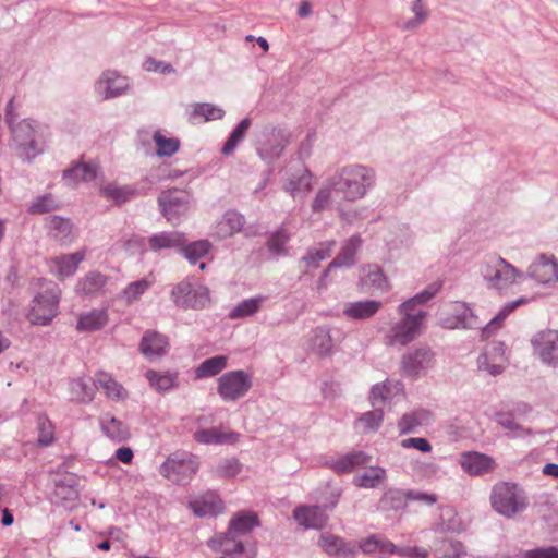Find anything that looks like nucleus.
Segmentation results:
<instances>
[{
	"label": "nucleus",
	"instance_id": "nucleus-1",
	"mask_svg": "<svg viewBox=\"0 0 558 558\" xmlns=\"http://www.w3.org/2000/svg\"><path fill=\"white\" fill-rule=\"evenodd\" d=\"M375 181L374 169L362 165L345 166L328 180L330 187L348 202L363 198L374 186Z\"/></svg>",
	"mask_w": 558,
	"mask_h": 558
},
{
	"label": "nucleus",
	"instance_id": "nucleus-2",
	"mask_svg": "<svg viewBox=\"0 0 558 558\" xmlns=\"http://www.w3.org/2000/svg\"><path fill=\"white\" fill-rule=\"evenodd\" d=\"M10 147L24 161H32L44 151L40 124L31 119H23L10 129Z\"/></svg>",
	"mask_w": 558,
	"mask_h": 558
},
{
	"label": "nucleus",
	"instance_id": "nucleus-3",
	"mask_svg": "<svg viewBox=\"0 0 558 558\" xmlns=\"http://www.w3.org/2000/svg\"><path fill=\"white\" fill-rule=\"evenodd\" d=\"M40 292L34 298L27 318L33 325L46 326L57 316L61 290L58 284L38 279Z\"/></svg>",
	"mask_w": 558,
	"mask_h": 558
},
{
	"label": "nucleus",
	"instance_id": "nucleus-4",
	"mask_svg": "<svg viewBox=\"0 0 558 558\" xmlns=\"http://www.w3.org/2000/svg\"><path fill=\"white\" fill-rule=\"evenodd\" d=\"M490 502L494 510L506 518H513L527 507L524 490L519 485L508 482L495 484Z\"/></svg>",
	"mask_w": 558,
	"mask_h": 558
},
{
	"label": "nucleus",
	"instance_id": "nucleus-5",
	"mask_svg": "<svg viewBox=\"0 0 558 558\" xmlns=\"http://www.w3.org/2000/svg\"><path fill=\"white\" fill-rule=\"evenodd\" d=\"M398 313L402 315L401 319L390 327L385 337L388 347H405L414 341L422 333L423 325L427 317V312L424 310Z\"/></svg>",
	"mask_w": 558,
	"mask_h": 558
},
{
	"label": "nucleus",
	"instance_id": "nucleus-6",
	"mask_svg": "<svg viewBox=\"0 0 558 558\" xmlns=\"http://www.w3.org/2000/svg\"><path fill=\"white\" fill-rule=\"evenodd\" d=\"M199 469L197 458L186 451L171 453L159 466V473L166 480L177 485H185L194 477Z\"/></svg>",
	"mask_w": 558,
	"mask_h": 558
},
{
	"label": "nucleus",
	"instance_id": "nucleus-7",
	"mask_svg": "<svg viewBox=\"0 0 558 558\" xmlns=\"http://www.w3.org/2000/svg\"><path fill=\"white\" fill-rule=\"evenodd\" d=\"M481 274L487 284L502 292L515 283L519 271L499 256H489L481 266Z\"/></svg>",
	"mask_w": 558,
	"mask_h": 558
},
{
	"label": "nucleus",
	"instance_id": "nucleus-8",
	"mask_svg": "<svg viewBox=\"0 0 558 558\" xmlns=\"http://www.w3.org/2000/svg\"><path fill=\"white\" fill-rule=\"evenodd\" d=\"M290 133L282 128L265 126L257 138V154L266 162L278 159L290 143Z\"/></svg>",
	"mask_w": 558,
	"mask_h": 558
},
{
	"label": "nucleus",
	"instance_id": "nucleus-9",
	"mask_svg": "<svg viewBox=\"0 0 558 558\" xmlns=\"http://www.w3.org/2000/svg\"><path fill=\"white\" fill-rule=\"evenodd\" d=\"M435 361V352L427 345H420L401 356L400 374L407 378L417 379L434 367Z\"/></svg>",
	"mask_w": 558,
	"mask_h": 558
},
{
	"label": "nucleus",
	"instance_id": "nucleus-10",
	"mask_svg": "<svg viewBox=\"0 0 558 558\" xmlns=\"http://www.w3.org/2000/svg\"><path fill=\"white\" fill-rule=\"evenodd\" d=\"M252 385V377L246 372L230 371L218 378L217 392L225 402H234L246 396Z\"/></svg>",
	"mask_w": 558,
	"mask_h": 558
},
{
	"label": "nucleus",
	"instance_id": "nucleus-11",
	"mask_svg": "<svg viewBox=\"0 0 558 558\" xmlns=\"http://www.w3.org/2000/svg\"><path fill=\"white\" fill-rule=\"evenodd\" d=\"M192 204V196L183 190H168L158 196V205L163 217L171 223H178L184 217Z\"/></svg>",
	"mask_w": 558,
	"mask_h": 558
},
{
	"label": "nucleus",
	"instance_id": "nucleus-12",
	"mask_svg": "<svg viewBox=\"0 0 558 558\" xmlns=\"http://www.w3.org/2000/svg\"><path fill=\"white\" fill-rule=\"evenodd\" d=\"M170 298L181 308H204L210 302L206 287H193L189 281L177 283L171 290Z\"/></svg>",
	"mask_w": 558,
	"mask_h": 558
},
{
	"label": "nucleus",
	"instance_id": "nucleus-13",
	"mask_svg": "<svg viewBox=\"0 0 558 558\" xmlns=\"http://www.w3.org/2000/svg\"><path fill=\"white\" fill-rule=\"evenodd\" d=\"M531 344L541 362L550 367H558V330L545 329L533 336Z\"/></svg>",
	"mask_w": 558,
	"mask_h": 558
},
{
	"label": "nucleus",
	"instance_id": "nucleus-14",
	"mask_svg": "<svg viewBox=\"0 0 558 558\" xmlns=\"http://www.w3.org/2000/svg\"><path fill=\"white\" fill-rule=\"evenodd\" d=\"M507 361L505 344L493 342L477 357V367L482 372L497 376L504 372Z\"/></svg>",
	"mask_w": 558,
	"mask_h": 558
},
{
	"label": "nucleus",
	"instance_id": "nucleus-15",
	"mask_svg": "<svg viewBox=\"0 0 558 558\" xmlns=\"http://www.w3.org/2000/svg\"><path fill=\"white\" fill-rule=\"evenodd\" d=\"M459 464L470 476H482L492 473L496 468V462L490 456L477 451L462 452Z\"/></svg>",
	"mask_w": 558,
	"mask_h": 558
},
{
	"label": "nucleus",
	"instance_id": "nucleus-16",
	"mask_svg": "<svg viewBox=\"0 0 558 558\" xmlns=\"http://www.w3.org/2000/svg\"><path fill=\"white\" fill-rule=\"evenodd\" d=\"M317 545L329 557L355 558L356 546L352 542L335 535L330 532H324L319 535Z\"/></svg>",
	"mask_w": 558,
	"mask_h": 558
},
{
	"label": "nucleus",
	"instance_id": "nucleus-17",
	"mask_svg": "<svg viewBox=\"0 0 558 558\" xmlns=\"http://www.w3.org/2000/svg\"><path fill=\"white\" fill-rule=\"evenodd\" d=\"M433 414L425 409H416L404 413L398 421L397 427L400 435L417 433L420 428L430 425Z\"/></svg>",
	"mask_w": 558,
	"mask_h": 558
},
{
	"label": "nucleus",
	"instance_id": "nucleus-18",
	"mask_svg": "<svg viewBox=\"0 0 558 558\" xmlns=\"http://www.w3.org/2000/svg\"><path fill=\"white\" fill-rule=\"evenodd\" d=\"M169 348L168 338L155 330H147L141 340L140 350L148 360L163 356Z\"/></svg>",
	"mask_w": 558,
	"mask_h": 558
},
{
	"label": "nucleus",
	"instance_id": "nucleus-19",
	"mask_svg": "<svg viewBox=\"0 0 558 558\" xmlns=\"http://www.w3.org/2000/svg\"><path fill=\"white\" fill-rule=\"evenodd\" d=\"M529 276L542 284L558 281V264L544 255L529 267Z\"/></svg>",
	"mask_w": 558,
	"mask_h": 558
},
{
	"label": "nucleus",
	"instance_id": "nucleus-20",
	"mask_svg": "<svg viewBox=\"0 0 558 558\" xmlns=\"http://www.w3.org/2000/svg\"><path fill=\"white\" fill-rule=\"evenodd\" d=\"M96 88L105 99L114 98L120 96L128 88L126 78L119 75L117 72H105L97 82Z\"/></svg>",
	"mask_w": 558,
	"mask_h": 558
},
{
	"label": "nucleus",
	"instance_id": "nucleus-21",
	"mask_svg": "<svg viewBox=\"0 0 558 558\" xmlns=\"http://www.w3.org/2000/svg\"><path fill=\"white\" fill-rule=\"evenodd\" d=\"M293 517L296 522L305 529L320 530L326 526L328 517L317 506L313 507H298L293 511Z\"/></svg>",
	"mask_w": 558,
	"mask_h": 558
},
{
	"label": "nucleus",
	"instance_id": "nucleus-22",
	"mask_svg": "<svg viewBox=\"0 0 558 558\" xmlns=\"http://www.w3.org/2000/svg\"><path fill=\"white\" fill-rule=\"evenodd\" d=\"M207 545L214 551H220L229 556L242 554L244 550L241 537L235 534H231L229 529L225 533H219L213 536L207 542Z\"/></svg>",
	"mask_w": 558,
	"mask_h": 558
},
{
	"label": "nucleus",
	"instance_id": "nucleus-23",
	"mask_svg": "<svg viewBox=\"0 0 558 558\" xmlns=\"http://www.w3.org/2000/svg\"><path fill=\"white\" fill-rule=\"evenodd\" d=\"M361 288L365 292H384L388 289V280L378 265H367L362 268Z\"/></svg>",
	"mask_w": 558,
	"mask_h": 558
},
{
	"label": "nucleus",
	"instance_id": "nucleus-24",
	"mask_svg": "<svg viewBox=\"0 0 558 558\" xmlns=\"http://www.w3.org/2000/svg\"><path fill=\"white\" fill-rule=\"evenodd\" d=\"M185 243V234L179 231H163L148 238L149 248L154 252L167 248H181Z\"/></svg>",
	"mask_w": 558,
	"mask_h": 558
},
{
	"label": "nucleus",
	"instance_id": "nucleus-25",
	"mask_svg": "<svg viewBox=\"0 0 558 558\" xmlns=\"http://www.w3.org/2000/svg\"><path fill=\"white\" fill-rule=\"evenodd\" d=\"M107 277L98 271H92L78 280L75 291L81 296L95 298L104 293Z\"/></svg>",
	"mask_w": 558,
	"mask_h": 558
},
{
	"label": "nucleus",
	"instance_id": "nucleus-26",
	"mask_svg": "<svg viewBox=\"0 0 558 558\" xmlns=\"http://www.w3.org/2000/svg\"><path fill=\"white\" fill-rule=\"evenodd\" d=\"M362 245L360 235L354 234L349 238L342 245L340 252L329 264L328 268L351 267L355 264V254Z\"/></svg>",
	"mask_w": 558,
	"mask_h": 558
},
{
	"label": "nucleus",
	"instance_id": "nucleus-27",
	"mask_svg": "<svg viewBox=\"0 0 558 558\" xmlns=\"http://www.w3.org/2000/svg\"><path fill=\"white\" fill-rule=\"evenodd\" d=\"M190 508L199 518L215 517L225 509L222 500L215 495H206L190 501Z\"/></svg>",
	"mask_w": 558,
	"mask_h": 558
},
{
	"label": "nucleus",
	"instance_id": "nucleus-28",
	"mask_svg": "<svg viewBox=\"0 0 558 558\" xmlns=\"http://www.w3.org/2000/svg\"><path fill=\"white\" fill-rule=\"evenodd\" d=\"M84 257L83 252L58 256L51 260V269L60 279H64L74 275Z\"/></svg>",
	"mask_w": 558,
	"mask_h": 558
},
{
	"label": "nucleus",
	"instance_id": "nucleus-29",
	"mask_svg": "<svg viewBox=\"0 0 558 558\" xmlns=\"http://www.w3.org/2000/svg\"><path fill=\"white\" fill-rule=\"evenodd\" d=\"M109 320L106 308H94L80 315L76 329L78 331L92 332L104 328Z\"/></svg>",
	"mask_w": 558,
	"mask_h": 558
},
{
	"label": "nucleus",
	"instance_id": "nucleus-30",
	"mask_svg": "<svg viewBox=\"0 0 558 558\" xmlns=\"http://www.w3.org/2000/svg\"><path fill=\"white\" fill-rule=\"evenodd\" d=\"M529 302L527 298H519L514 301L506 303L498 313L490 318V320L482 328V336L487 338L498 330L505 319L514 312L519 306L524 305Z\"/></svg>",
	"mask_w": 558,
	"mask_h": 558
},
{
	"label": "nucleus",
	"instance_id": "nucleus-31",
	"mask_svg": "<svg viewBox=\"0 0 558 558\" xmlns=\"http://www.w3.org/2000/svg\"><path fill=\"white\" fill-rule=\"evenodd\" d=\"M193 437L196 442L204 445L234 444L239 440V434L225 433L217 427L197 430Z\"/></svg>",
	"mask_w": 558,
	"mask_h": 558
},
{
	"label": "nucleus",
	"instance_id": "nucleus-32",
	"mask_svg": "<svg viewBox=\"0 0 558 558\" xmlns=\"http://www.w3.org/2000/svg\"><path fill=\"white\" fill-rule=\"evenodd\" d=\"M387 480V472L384 468L373 465L362 473L353 476L352 483L360 488H377Z\"/></svg>",
	"mask_w": 558,
	"mask_h": 558
},
{
	"label": "nucleus",
	"instance_id": "nucleus-33",
	"mask_svg": "<svg viewBox=\"0 0 558 558\" xmlns=\"http://www.w3.org/2000/svg\"><path fill=\"white\" fill-rule=\"evenodd\" d=\"M381 307V302L376 300L349 302L343 308V314L352 319H367L374 316Z\"/></svg>",
	"mask_w": 558,
	"mask_h": 558
},
{
	"label": "nucleus",
	"instance_id": "nucleus-34",
	"mask_svg": "<svg viewBox=\"0 0 558 558\" xmlns=\"http://www.w3.org/2000/svg\"><path fill=\"white\" fill-rule=\"evenodd\" d=\"M454 319L456 322H447L448 328H464V329H476L482 330V323L478 317L474 314L473 310L465 303H457L454 306Z\"/></svg>",
	"mask_w": 558,
	"mask_h": 558
},
{
	"label": "nucleus",
	"instance_id": "nucleus-35",
	"mask_svg": "<svg viewBox=\"0 0 558 558\" xmlns=\"http://www.w3.org/2000/svg\"><path fill=\"white\" fill-rule=\"evenodd\" d=\"M98 166L93 163H77L64 171L63 180L69 185H77L80 182L93 181L97 178Z\"/></svg>",
	"mask_w": 558,
	"mask_h": 558
},
{
	"label": "nucleus",
	"instance_id": "nucleus-36",
	"mask_svg": "<svg viewBox=\"0 0 558 558\" xmlns=\"http://www.w3.org/2000/svg\"><path fill=\"white\" fill-rule=\"evenodd\" d=\"M100 427L104 434L113 441H125L130 437L128 426L109 414H105L100 417Z\"/></svg>",
	"mask_w": 558,
	"mask_h": 558
},
{
	"label": "nucleus",
	"instance_id": "nucleus-37",
	"mask_svg": "<svg viewBox=\"0 0 558 558\" xmlns=\"http://www.w3.org/2000/svg\"><path fill=\"white\" fill-rule=\"evenodd\" d=\"M293 198L303 197L312 190V174L304 169L299 175L292 174L283 186Z\"/></svg>",
	"mask_w": 558,
	"mask_h": 558
},
{
	"label": "nucleus",
	"instance_id": "nucleus-38",
	"mask_svg": "<svg viewBox=\"0 0 558 558\" xmlns=\"http://www.w3.org/2000/svg\"><path fill=\"white\" fill-rule=\"evenodd\" d=\"M225 112L221 108L207 104H195L192 111L189 113V121L196 124L213 120H219L223 117Z\"/></svg>",
	"mask_w": 558,
	"mask_h": 558
},
{
	"label": "nucleus",
	"instance_id": "nucleus-39",
	"mask_svg": "<svg viewBox=\"0 0 558 558\" xmlns=\"http://www.w3.org/2000/svg\"><path fill=\"white\" fill-rule=\"evenodd\" d=\"M257 525L258 518L254 512H239L230 520L228 529L231 534L242 537L251 533Z\"/></svg>",
	"mask_w": 558,
	"mask_h": 558
},
{
	"label": "nucleus",
	"instance_id": "nucleus-40",
	"mask_svg": "<svg viewBox=\"0 0 558 558\" xmlns=\"http://www.w3.org/2000/svg\"><path fill=\"white\" fill-rule=\"evenodd\" d=\"M407 490L389 488L381 496L378 502V510L385 512L402 510L407 507Z\"/></svg>",
	"mask_w": 558,
	"mask_h": 558
},
{
	"label": "nucleus",
	"instance_id": "nucleus-41",
	"mask_svg": "<svg viewBox=\"0 0 558 558\" xmlns=\"http://www.w3.org/2000/svg\"><path fill=\"white\" fill-rule=\"evenodd\" d=\"M371 457L363 451L349 452L332 462L331 468L337 473H348L357 466H362L369 461Z\"/></svg>",
	"mask_w": 558,
	"mask_h": 558
},
{
	"label": "nucleus",
	"instance_id": "nucleus-42",
	"mask_svg": "<svg viewBox=\"0 0 558 558\" xmlns=\"http://www.w3.org/2000/svg\"><path fill=\"white\" fill-rule=\"evenodd\" d=\"M242 215L236 211H227L217 225L216 235L218 239H226L239 232L243 227Z\"/></svg>",
	"mask_w": 558,
	"mask_h": 558
},
{
	"label": "nucleus",
	"instance_id": "nucleus-43",
	"mask_svg": "<svg viewBox=\"0 0 558 558\" xmlns=\"http://www.w3.org/2000/svg\"><path fill=\"white\" fill-rule=\"evenodd\" d=\"M440 287H441V284H439V283L429 284L426 289H424L420 293H417L414 296L402 302L398 306L397 311L398 312H405V311L417 312L418 310H421L418 306L427 303L430 299H433L440 290Z\"/></svg>",
	"mask_w": 558,
	"mask_h": 558
},
{
	"label": "nucleus",
	"instance_id": "nucleus-44",
	"mask_svg": "<svg viewBox=\"0 0 558 558\" xmlns=\"http://www.w3.org/2000/svg\"><path fill=\"white\" fill-rule=\"evenodd\" d=\"M434 553L438 558H459L465 555V548L458 539L441 538L435 542Z\"/></svg>",
	"mask_w": 558,
	"mask_h": 558
},
{
	"label": "nucleus",
	"instance_id": "nucleus-45",
	"mask_svg": "<svg viewBox=\"0 0 558 558\" xmlns=\"http://www.w3.org/2000/svg\"><path fill=\"white\" fill-rule=\"evenodd\" d=\"M434 531L441 534L460 533L462 531V524L452 508L441 509L439 521L435 523Z\"/></svg>",
	"mask_w": 558,
	"mask_h": 558
},
{
	"label": "nucleus",
	"instance_id": "nucleus-46",
	"mask_svg": "<svg viewBox=\"0 0 558 558\" xmlns=\"http://www.w3.org/2000/svg\"><path fill=\"white\" fill-rule=\"evenodd\" d=\"M333 347L331 335L327 328L318 327L311 337V348L320 356L330 354Z\"/></svg>",
	"mask_w": 558,
	"mask_h": 558
},
{
	"label": "nucleus",
	"instance_id": "nucleus-47",
	"mask_svg": "<svg viewBox=\"0 0 558 558\" xmlns=\"http://www.w3.org/2000/svg\"><path fill=\"white\" fill-rule=\"evenodd\" d=\"M95 383L99 388H102L106 391V395L111 399L120 400L126 397V392L122 385L105 372L96 374Z\"/></svg>",
	"mask_w": 558,
	"mask_h": 558
},
{
	"label": "nucleus",
	"instance_id": "nucleus-48",
	"mask_svg": "<svg viewBox=\"0 0 558 558\" xmlns=\"http://www.w3.org/2000/svg\"><path fill=\"white\" fill-rule=\"evenodd\" d=\"M227 356L216 355L203 361L195 371L196 378H206L218 375L227 367Z\"/></svg>",
	"mask_w": 558,
	"mask_h": 558
},
{
	"label": "nucleus",
	"instance_id": "nucleus-49",
	"mask_svg": "<svg viewBox=\"0 0 558 558\" xmlns=\"http://www.w3.org/2000/svg\"><path fill=\"white\" fill-rule=\"evenodd\" d=\"M265 301L264 296L245 299L236 304L229 313V318L238 319L254 315L257 313Z\"/></svg>",
	"mask_w": 558,
	"mask_h": 558
},
{
	"label": "nucleus",
	"instance_id": "nucleus-50",
	"mask_svg": "<svg viewBox=\"0 0 558 558\" xmlns=\"http://www.w3.org/2000/svg\"><path fill=\"white\" fill-rule=\"evenodd\" d=\"M49 234L58 241H65L72 233V223L70 219L51 216L47 220Z\"/></svg>",
	"mask_w": 558,
	"mask_h": 558
},
{
	"label": "nucleus",
	"instance_id": "nucleus-51",
	"mask_svg": "<svg viewBox=\"0 0 558 558\" xmlns=\"http://www.w3.org/2000/svg\"><path fill=\"white\" fill-rule=\"evenodd\" d=\"M71 399L78 403H87L94 399L95 389L83 378L73 379L70 384Z\"/></svg>",
	"mask_w": 558,
	"mask_h": 558
},
{
	"label": "nucleus",
	"instance_id": "nucleus-52",
	"mask_svg": "<svg viewBox=\"0 0 558 558\" xmlns=\"http://www.w3.org/2000/svg\"><path fill=\"white\" fill-rule=\"evenodd\" d=\"M290 241V233L280 228L270 234L267 241V248L274 257L287 255V243Z\"/></svg>",
	"mask_w": 558,
	"mask_h": 558
},
{
	"label": "nucleus",
	"instance_id": "nucleus-53",
	"mask_svg": "<svg viewBox=\"0 0 558 558\" xmlns=\"http://www.w3.org/2000/svg\"><path fill=\"white\" fill-rule=\"evenodd\" d=\"M250 126L251 120L248 118L241 120L240 123L233 129L229 138L221 148V154L226 156L232 154L238 147L239 143L244 138Z\"/></svg>",
	"mask_w": 558,
	"mask_h": 558
},
{
	"label": "nucleus",
	"instance_id": "nucleus-54",
	"mask_svg": "<svg viewBox=\"0 0 558 558\" xmlns=\"http://www.w3.org/2000/svg\"><path fill=\"white\" fill-rule=\"evenodd\" d=\"M146 378L149 385L159 392L169 391L177 386L178 377L174 374H161L155 371H148Z\"/></svg>",
	"mask_w": 558,
	"mask_h": 558
},
{
	"label": "nucleus",
	"instance_id": "nucleus-55",
	"mask_svg": "<svg viewBox=\"0 0 558 558\" xmlns=\"http://www.w3.org/2000/svg\"><path fill=\"white\" fill-rule=\"evenodd\" d=\"M153 282L154 281L148 278L131 282L122 291L121 298L126 304H132L141 299V296L151 287Z\"/></svg>",
	"mask_w": 558,
	"mask_h": 558
},
{
	"label": "nucleus",
	"instance_id": "nucleus-56",
	"mask_svg": "<svg viewBox=\"0 0 558 558\" xmlns=\"http://www.w3.org/2000/svg\"><path fill=\"white\" fill-rule=\"evenodd\" d=\"M154 142L157 147V155L159 157H171L180 148V141L177 137H166L159 131L154 133Z\"/></svg>",
	"mask_w": 558,
	"mask_h": 558
},
{
	"label": "nucleus",
	"instance_id": "nucleus-57",
	"mask_svg": "<svg viewBox=\"0 0 558 558\" xmlns=\"http://www.w3.org/2000/svg\"><path fill=\"white\" fill-rule=\"evenodd\" d=\"M211 244L207 240H199L192 242L187 245H183L180 250L183 253L184 257L191 263L196 264L201 258H203L210 250Z\"/></svg>",
	"mask_w": 558,
	"mask_h": 558
},
{
	"label": "nucleus",
	"instance_id": "nucleus-58",
	"mask_svg": "<svg viewBox=\"0 0 558 558\" xmlns=\"http://www.w3.org/2000/svg\"><path fill=\"white\" fill-rule=\"evenodd\" d=\"M76 486V477L73 475L66 476L56 483L54 494L62 500H74L78 496Z\"/></svg>",
	"mask_w": 558,
	"mask_h": 558
},
{
	"label": "nucleus",
	"instance_id": "nucleus-59",
	"mask_svg": "<svg viewBox=\"0 0 558 558\" xmlns=\"http://www.w3.org/2000/svg\"><path fill=\"white\" fill-rule=\"evenodd\" d=\"M411 11L413 12L414 17L403 23L402 28L405 31H414L418 28L428 17V11L422 0H414L411 5Z\"/></svg>",
	"mask_w": 558,
	"mask_h": 558
},
{
	"label": "nucleus",
	"instance_id": "nucleus-60",
	"mask_svg": "<svg viewBox=\"0 0 558 558\" xmlns=\"http://www.w3.org/2000/svg\"><path fill=\"white\" fill-rule=\"evenodd\" d=\"M58 208L59 203L54 199L52 194H45L31 203L28 213L33 215H39L56 210Z\"/></svg>",
	"mask_w": 558,
	"mask_h": 558
},
{
	"label": "nucleus",
	"instance_id": "nucleus-61",
	"mask_svg": "<svg viewBox=\"0 0 558 558\" xmlns=\"http://www.w3.org/2000/svg\"><path fill=\"white\" fill-rule=\"evenodd\" d=\"M38 444L40 446H49L54 441L53 426L45 414L37 417Z\"/></svg>",
	"mask_w": 558,
	"mask_h": 558
},
{
	"label": "nucleus",
	"instance_id": "nucleus-62",
	"mask_svg": "<svg viewBox=\"0 0 558 558\" xmlns=\"http://www.w3.org/2000/svg\"><path fill=\"white\" fill-rule=\"evenodd\" d=\"M336 241H327L320 244V247L315 251H308L307 254L302 258L308 267L317 266V263L326 259L330 256V252L335 246Z\"/></svg>",
	"mask_w": 558,
	"mask_h": 558
},
{
	"label": "nucleus",
	"instance_id": "nucleus-63",
	"mask_svg": "<svg viewBox=\"0 0 558 558\" xmlns=\"http://www.w3.org/2000/svg\"><path fill=\"white\" fill-rule=\"evenodd\" d=\"M101 192L109 198H112L117 202H126L130 198L134 197L136 194V190L129 186H117L114 184H109L101 189Z\"/></svg>",
	"mask_w": 558,
	"mask_h": 558
},
{
	"label": "nucleus",
	"instance_id": "nucleus-64",
	"mask_svg": "<svg viewBox=\"0 0 558 558\" xmlns=\"http://www.w3.org/2000/svg\"><path fill=\"white\" fill-rule=\"evenodd\" d=\"M373 411L365 412L359 418V422L363 425L364 432H375L379 428L383 418L384 412L381 409L374 407Z\"/></svg>",
	"mask_w": 558,
	"mask_h": 558
}]
</instances>
